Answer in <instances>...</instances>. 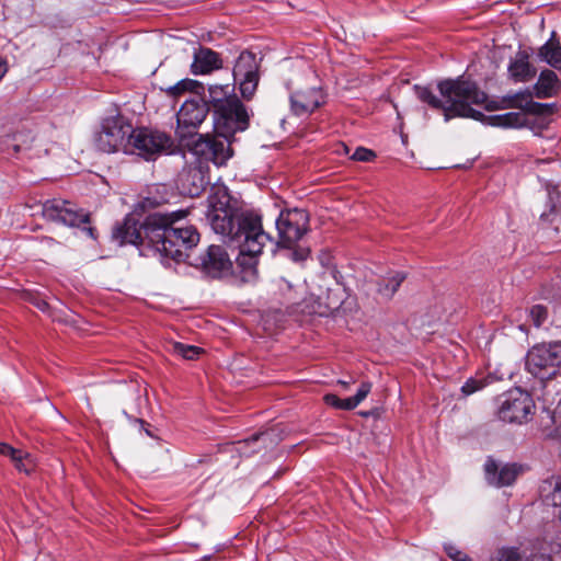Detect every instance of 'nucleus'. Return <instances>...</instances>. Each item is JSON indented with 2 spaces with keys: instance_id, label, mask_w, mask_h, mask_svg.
<instances>
[{
  "instance_id": "nucleus-1",
  "label": "nucleus",
  "mask_w": 561,
  "mask_h": 561,
  "mask_svg": "<svg viewBox=\"0 0 561 561\" xmlns=\"http://www.w3.org/2000/svg\"><path fill=\"white\" fill-rule=\"evenodd\" d=\"M207 219L216 233L239 249L238 266L248 275H255L257 256L271 241L263 230L261 215L254 210L237 211L227 186L216 183L208 196Z\"/></svg>"
},
{
  "instance_id": "nucleus-2",
  "label": "nucleus",
  "mask_w": 561,
  "mask_h": 561,
  "mask_svg": "<svg viewBox=\"0 0 561 561\" xmlns=\"http://www.w3.org/2000/svg\"><path fill=\"white\" fill-rule=\"evenodd\" d=\"M443 99L436 96L427 87L415 85L416 96L423 103L435 110L444 112L445 122L454 117H467L476 121L486 119L488 124L494 127L517 128L524 125L525 117L518 112H507L485 117L472 105H483L488 96L478 85L463 78L456 80H444L437 84Z\"/></svg>"
},
{
  "instance_id": "nucleus-3",
  "label": "nucleus",
  "mask_w": 561,
  "mask_h": 561,
  "mask_svg": "<svg viewBox=\"0 0 561 561\" xmlns=\"http://www.w3.org/2000/svg\"><path fill=\"white\" fill-rule=\"evenodd\" d=\"M186 211L153 214L147 218L145 237L161 254L178 262L184 261L186 251L196 247L199 233L194 226H183L180 220Z\"/></svg>"
},
{
  "instance_id": "nucleus-4",
  "label": "nucleus",
  "mask_w": 561,
  "mask_h": 561,
  "mask_svg": "<svg viewBox=\"0 0 561 561\" xmlns=\"http://www.w3.org/2000/svg\"><path fill=\"white\" fill-rule=\"evenodd\" d=\"M214 112L215 128L226 134L243 131L249 126V115L230 84H213L202 99Z\"/></svg>"
},
{
  "instance_id": "nucleus-5",
  "label": "nucleus",
  "mask_w": 561,
  "mask_h": 561,
  "mask_svg": "<svg viewBox=\"0 0 561 561\" xmlns=\"http://www.w3.org/2000/svg\"><path fill=\"white\" fill-rule=\"evenodd\" d=\"M172 138L158 129L133 128L127 142L126 153L137 154L145 160H154L158 156L171 151Z\"/></svg>"
},
{
  "instance_id": "nucleus-6",
  "label": "nucleus",
  "mask_w": 561,
  "mask_h": 561,
  "mask_svg": "<svg viewBox=\"0 0 561 561\" xmlns=\"http://www.w3.org/2000/svg\"><path fill=\"white\" fill-rule=\"evenodd\" d=\"M217 136L209 134L195 135L191 142L185 146L192 153L203 160L211 161L215 165L221 167L232 157L233 151L230 146L229 137L233 134H226L217 130Z\"/></svg>"
},
{
  "instance_id": "nucleus-7",
  "label": "nucleus",
  "mask_w": 561,
  "mask_h": 561,
  "mask_svg": "<svg viewBox=\"0 0 561 561\" xmlns=\"http://www.w3.org/2000/svg\"><path fill=\"white\" fill-rule=\"evenodd\" d=\"M133 126L121 116L107 117L102 122L101 129L95 136V147L105 153L123 151L126 153L127 142Z\"/></svg>"
},
{
  "instance_id": "nucleus-8",
  "label": "nucleus",
  "mask_w": 561,
  "mask_h": 561,
  "mask_svg": "<svg viewBox=\"0 0 561 561\" xmlns=\"http://www.w3.org/2000/svg\"><path fill=\"white\" fill-rule=\"evenodd\" d=\"M534 409L530 394L520 388H514L502 396L497 414L504 422L522 424L530 419Z\"/></svg>"
},
{
  "instance_id": "nucleus-9",
  "label": "nucleus",
  "mask_w": 561,
  "mask_h": 561,
  "mask_svg": "<svg viewBox=\"0 0 561 561\" xmlns=\"http://www.w3.org/2000/svg\"><path fill=\"white\" fill-rule=\"evenodd\" d=\"M309 217L304 209H288L282 211L276 220L278 244L291 248L307 232Z\"/></svg>"
},
{
  "instance_id": "nucleus-10",
  "label": "nucleus",
  "mask_w": 561,
  "mask_h": 561,
  "mask_svg": "<svg viewBox=\"0 0 561 561\" xmlns=\"http://www.w3.org/2000/svg\"><path fill=\"white\" fill-rule=\"evenodd\" d=\"M208 112L206 103L198 98L188 99L182 104L176 113V135L181 142L191 135L195 138V130L205 121Z\"/></svg>"
},
{
  "instance_id": "nucleus-11",
  "label": "nucleus",
  "mask_w": 561,
  "mask_h": 561,
  "mask_svg": "<svg viewBox=\"0 0 561 561\" xmlns=\"http://www.w3.org/2000/svg\"><path fill=\"white\" fill-rule=\"evenodd\" d=\"M42 213L45 219L70 227H78L89 221L88 214L76 210L67 201H47L43 205Z\"/></svg>"
},
{
  "instance_id": "nucleus-12",
  "label": "nucleus",
  "mask_w": 561,
  "mask_h": 561,
  "mask_svg": "<svg viewBox=\"0 0 561 561\" xmlns=\"http://www.w3.org/2000/svg\"><path fill=\"white\" fill-rule=\"evenodd\" d=\"M324 103L325 93L321 87H306L290 94V110L296 116H308Z\"/></svg>"
},
{
  "instance_id": "nucleus-13",
  "label": "nucleus",
  "mask_w": 561,
  "mask_h": 561,
  "mask_svg": "<svg viewBox=\"0 0 561 561\" xmlns=\"http://www.w3.org/2000/svg\"><path fill=\"white\" fill-rule=\"evenodd\" d=\"M178 184L183 194L194 197L206 188L209 179L204 167H190L181 172Z\"/></svg>"
},
{
  "instance_id": "nucleus-14",
  "label": "nucleus",
  "mask_w": 561,
  "mask_h": 561,
  "mask_svg": "<svg viewBox=\"0 0 561 561\" xmlns=\"http://www.w3.org/2000/svg\"><path fill=\"white\" fill-rule=\"evenodd\" d=\"M484 473L489 484L500 488L511 485L517 478L518 469L510 463L499 468L497 463L490 458L484 465Z\"/></svg>"
},
{
  "instance_id": "nucleus-15",
  "label": "nucleus",
  "mask_w": 561,
  "mask_h": 561,
  "mask_svg": "<svg viewBox=\"0 0 561 561\" xmlns=\"http://www.w3.org/2000/svg\"><path fill=\"white\" fill-rule=\"evenodd\" d=\"M146 225L147 221L141 226L133 216H127L122 225L114 228L113 239L121 245L125 243L137 245L142 242Z\"/></svg>"
},
{
  "instance_id": "nucleus-16",
  "label": "nucleus",
  "mask_w": 561,
  "mask_h": 561,
  "mask_svg": "<svg viewBox=\"0 0 561 561\" xmlns=\"http://www.w3.org/2000/svg\"><path fill=\"white\" fill-rule=\"evenodd\" d=\"M202 264L205 271L213 277L227 273L231 267V261L220 245H210L206 255L202 259Z\"/></svg>"
},
{
  "instance_id": "nucleus-17",
  "label": "nucleus",
  "mask_w": 561,
  "mask_h": 561,
  "mask_svg": "<svg viewBox=\"0 0 561 561\" xmlns=\"http://www.w3.org/2000/svg\"><path fill=\"white\" fill-rule=\"evenodd\" d=\"M222 67L220 55L208 47H199L194 53L191 71L195 76L208 75Z\"/></svg>"
},
{
  "instance_id": "nucleus-18",
  "label": "nucleus",
  "mask_w": 561,
  "mask_h": 561,
  "mask_svg": "<svg viewBox=\"0 0 561 561\" xmlns=\"http://www.w3.org/2000/svg\"><path fill=\"white\" fill-rule=\"evenodd\" d=\"M526 369L541 379L548 377L551 366L546 356V344L534 346L526 356Z\"/></svg>"
},
{
  "instance_id": "nucleus-19",
  "label": "nucleus",
  "mask_w": 561,
  "mask_h": 561,
  "mask_svg": "<svg viewBox=\"0 0 561 561\" xmlns=\"http://www.w3.org/2000/svg\"><path fill=\"white\" fill-rule=\"evenodd\" d=\"M510 77L516 82H527L535 76V69L528 61V56L524 51H519L515 59L508 65Z\"/></svg>"
},
{
  "instance_id": "nucleus-20",
  "label": "nucleus",
  "mask_w": 561,
  "mask_h": 561,
  "mask_svg": "<svg viewBox=\"0 0 561 561\" xmlns=\"http://www.w3.org/2000/svg\"><path fill=\"white\" fill-rule=\"evenodd\" d=\"M535 95L539 99L552 98L559 90V78L552 70H543L539 75L535 87Z\"/></svg>"
},
{
  "instance_id": "nucleus-21",
  "label": "nucleus",
  "mask_w": 561,
  "mask_h": 561,
  "mask_svg": "<svg viewBox=\"0 0 561 561\" xmlns=\"http://www.w3.org/2000/svg\"><path fill=\"white\" fill-rule=\"evenodd\" d=\"M404 279L405 274L402 272L390 273L381 277L377 283L378 295L385 300L391 299Z\"/></svg>"
},
{
  "instance_id": "nucleus-22",
  "label": "nucleus",
  "mask_w": 561,
  "mask_h": 561,
  "mask_svg": "<svg viewBox=\"0 0 561 561\" xmlns=\"http://www.w3.org/2000/svg\"><path fill=\"white\" fill-rule=\"evenodd\" d=\"M234 82L238 83L241 95L250 100L259 85L260 82V70L252 72L232 73Z\"/></svg>"
},
{
  "instance_id": "nucleus-23",
  "label": "nucleus",
  "mask_w": 561,
  "mask_h": 561,
  "mask_svg": "<svg viewBox=\"0 0 561 561\" xmlns=\"http://www.w3.org/2000/svg\"><path fill=\"white\" fill-rule=\"evenodd\" d=\"M538 56L550 66L561 68V46L552 38L540 47Z\"/></svg>"
},
{
  "instance_id": "nucleus-24",
  "label": "nucleus",
  "mask_w": 561,
  "mask_h": 561,
  "mask_svg": "<svg viewBox=\"0 0 561 561\" xmlns=\"http://www.w3.org/2000/svg\"><path fill=\"white\" fill-rule=\"evenodd\" d=\"M541 492L545 493L546 501L553 506H561V476L546 480L541 486Z\"/></svg>"
},
{
  "instance_id": "nucleus-25",
  "label": "nucleus",
  "mask_w": 561,
  "mask_h": 561,
  "mask_svg": "<svg viewBox=\"0 0 561 561\" xmlns=\"http://www.w3.org/2000/svg\"><path fill=\"white\" fill-rule=\"evenodd\" d=\"M260 70V64L255 54L244 50L236 60L232 73H243Z\"/></svg>"
},
{
  "instance_id": "nucleus-26",
  "label": "nucleus",
  "mask_w": 561,
  "mask_h": 561,
  "mask_svg": "<svg viewBox=\"0 0 561 561\" xmlns=\"http://www.w3.org/2000/svg\"><path fill=\"white\" fill-rule=\"evenodd\" d=\"M371 390V383L368 381L362 382L355 396L341 399V410H353L360 402H363Z\"/></svg>"
},
{
  "instance_id": "nucleus-27",
  "label": "nucleus",
  "mask_w": 561,
  "mask_h": 561,
  "mask_svg": "<svg viewBox=\"0 0 561 561\" xmlns=\"http://www.w3.org/2000/svg\"><path fill=\"white\" fill-rule=\"evenodd\" d=\"M546 356L551 366V371H548V377L556 374V368L561 366V342L546 344Z\"/></svg>"
},
{
  "instance_id": "nucleus-28",
  "label": "nucleus",
  "mask_w": 561,
  "mask_h": 561,
  "mask_svg": "<svg viewBox=\"0 0 561 561\" xmlns=\"http://www.w3.org/2000/svg\"><path fill=\"white\" fill-rule=\"evenodd\" d=\"M172 348L176 355H180L181 357L190 360L196 359L203 352L201 347L179 342L174 343Z\"/></svg>"
},
{
  "instance_id": "nucleus-29",
  "label": "nucleus",
  "mask_w": 561,
  "mask_h": 561,
  "mask_svg": "<svg viewBox=\"0 0 561 561\" xmlns=\"http://www.w3.org/2000/svg\"><path fill=\"white\" fill-rule=\"evenodd\" d=\"M196 88H198V83L195 80L192 79H183L175 83L174 85H171L167 89L168 94L172 96L181 95L182 93L186 91H193Z\"/></svg>"
},
{
  "instance_id": "nucleus-30",
  "label": "nucleus",
  "mask_w": 561,
  "mask_h": 561,
  "mask_svg": "<svg viewBox=\"0 0 561 561\" xmlns=\"http://www.w3.org/2000/svg\"><path fill=\"white\" fill-rule=\"evenodd\" d=\"M507 106L534 108L535 106H540V104L531 102V94L529 92H522L513 96Z\"/></svg>"
},
{
  "instance_id": "nucleus-31",
  "label": "nucleus",
  "mask_w": 561,
  "mask_h": 561,
  "mask_svg": "<svg viewBox=\"0 0 561 561\" xmlns=\"http://www.w3.org/2000/svg\"><path fill=\"white\" fill-rule=\"evenodd\" d=\"M548 195H549V202H550V210L549 213H542L541 215V219L543 220H548V221H551L553 222L554 218L558 214V210H559V198H560V194L557 190H552V191H548Z\"/></svg>"
},
{
  "instance_id": "nucleus-32",
  "label": "nucleus",
  "mask_w": 561,
  "mask_h": 561,
  "mask_svg": "<svg viewBox=\"0 0 561 561\" xmlns=\"http://www.w3.org/2000/svg\"><path fill=\"white\" fill-rule=\"evenodd\" d=\"M15 465V468L19 471H23L25 473H30L34 469V461L30 454L24 453L23 450L19 451V457L12 459Z\"/></svg>"
},
{
  "instance_id": "nucleus-33",
  "label": "nucleus",
  "mask_w": 561,
  "mask_h": 561,
  "mask_svg": "<svg viewBox=\"0 0 561 561\" xmlns=\"http://www.w3.org/2000/svg\"><path fill=\"white\" fill-rule=\"evenodd\" d=\"M529 317L534 325L539 328L548 318V309L542 305H535L529 310Z\"/></svg>"
},
{
  "instance_id": "nucleus-34",
  "label": "nucleus",
  "mask_w": 561,
  "mask_h": 561,
  "mask_svg": "<svg viewBox=\"0 0 561 561\" xmlns=\"http://www.w3.org/2000/svg\"><path fill=\"white\" fill-rule=\"evenodd\" d=\"M486 383L484 379L470 378L461 387V392L463 393V396H470L483 389Z\"/></svg>"
},
{
  "instance_id": "nucleus-35",
  "label": "nucleus",
  "mask_w": 561,
  "mask_h": 561,
  "mask_svg": "<svg viewBox=\"0 0 561 561\" xmlns=\"http://www.w3.org/2000/svg\"><path fill=\"white\" fill-rule=\"evenodd\" d=\"M491 561H520V556L516 549H502L491 559Z\"/></svg>"
},
{
  "instance_id": "nucleus-36",
  "label": "nucleus",
  "mask_w": 561,
  "mask_h": 561,
  "mask_svg": "<svg viewBox=\"0 0 561 561\" xmlns=\"http://www.w3.org/2000/svg\"><path fill=\"white\" fill-rule=\"evenodd\" d=\"M444 549L447 556L454 561H470L468 554L453 543H446Z\"/></svg>"
},
{
  "instance_id": "nucleus-37",
  "label": "nucleus",
  "mask_w": 561,
  "mask_h": 561,
  "mask_svg": "<svg viewBox=\"0 0 561 561\" xmlns=\"http://www.w3.org/2000/svg\"><path fill=\"white\" fill-rule=\"evenodd\" d=\"M375 157H376V153L373 150L364 148V147H358L351 156V159L355 160V161L367 162V161H371Z\"/></svg>"
},
{
  "instance_id": "nucleus-38",
  "label": "nucleus",
  "mask_w": 561,
  "mask_h": 561,
  "mask_svg": "<svg viewBox=\"0 0 561 561\" xmlns=\"http://www.w3.org/2000/svg\"><path fill=\"white\" fill-rule=\"evenodd\" d=\"M19 451L20 449H15L5 443H0V455L10 457L11 460L19 457Z\"/></svg>"
},
{
  "instance_id": "nucleus-39",
  "label": "nucleus",
  "mask_w": 561,
  "mask_h": 561,
  "mask_svg": "<svg viewBox=\"0 0 561 561\" xmlns=\"http://www.w3.org/2000/svg\"><path fill=\"white\" fill-rule=\"evenodd\" d=\"M271 436H272L271 432L260 433V434L253 435L250 439L244 440V444H250L252 442H257V440H263V442L272 440Z\"/></svg>"
},
{
  "instance_id": "nucleus-40",
  "label": "nucleus",
  "mask_w": 561,
  "mask_h": 561,
  "mask_svg": "<svg viewBox=\"0 0 561 561\" xmlns=\"http://www.w3.org/2000/svg\"><path fill=\"white\" fill-rule=\"evenodd\" d=\"M324 402L328 405L334 407L336 409H340L341 398H339L336 394L329 393L324 396Z\"/></svg>"
},
{
  "instance_id": "nucleus-41",
  "label": "nucleus",
  "mask_w": 561,
  "mask_h": 561,
  "mask_svg": "<svg viewBox=\"0 0 561 561\" xmlns=\"http://www.w3.org/2000/svg\"><path fill=\"white\" fill-rule=\"evenodd\" d=\"M31 302L36 307L38 308L39 310L42 311H47L48 310V302L43 299V298H39V297H32L31 298Z\"/></svg>"
},
{
  "instance_id": "nucleus-42",
  "label": "nucleus",
  "mask_w": 561,
  "mask_h": 561,
  "mask_svg": "<svg viewBox=\"0 0 561 561\" xmlns=\"http://www.w3.org/2000/svg\"><path fill=\"white\" fill-rule=\"evenodd\" d=\"M41 242H42L44 245L49 247V248H50V247H54V245H56V244H57V242H56L53 238H50V237H43V238L41 239Z\"/></svg>"
},
{
  "instance_id": "nucleus-43",
  "label": "nucleus",
  "mask_w": 561,
  "mask_h": 561,
  "mask_svg": "<svg viewBox=\"0 0 561 561\" xmlns=\"http://www.w3.org/2000/svg\"><path fill=\"white\" fill-rule=\"evenodd\" d=\"M520 561H523L520 559ZM526 561H552L549 557H546L543 554H535L529 560Z\"/></svg>"
},
{
  "instance_id": "nucleus-44",
  "label": "nucleus",
  "mask_w": 561,
  "mask_h": 561,
  "mask_svg": "<svg viewBox=\"0 0 561 561\" xmlns=\"http://www.w3.org/2000/svg\"><path fill=\"white\" fill-rule=\"evenodd\" d=\"M8 68H7V61L2 58H0V80L3 78V76L5 75Z\"/></svg>"
},
{
  "instance_id": "nucleus-45",
  "label": "nucleus",
  "mask_w": 561,
  "mask_h": 561,
  "mask_svg": "<svg viewBox=\"0 0 561 561\" xmlns=\"http://www.w3.org/2000/svg\"><path fill=\"white\" fill-rule=\"evenodd\" d=\"M336 152L337 153H342L343 152V153L347 154L348 153V147L346 145H344V144H340L339 145V149H336Z\"/></svg>"
},
{
  "instance_id": "nucleus-46",
  "label": "nucleus",
  "mask_w": 561,
  "mask_h": 561,
  "mask_svg": "<svg viewBox=\"0 0 561 561\" xmlns=\"http://www.w3.org/2000/svg\"><path fill=\"white\" fill-rule=\"evenodd\" d=\"M337 382H339L341 386H343V387H345V388H346V387H348L351 383H353L354 381H353V379H350V380H339Z\"/></svg>"
},
{
  "instance_id": "nucleus-47",
  "label": "nucleus",
  "mask_w": 561,
  "mask_h": 561,
  "mask_svg": "<svg viewBox=\"0 0 561 561\" xmlns=\"http://www.w3.org/2000/svg\"><path fill=\"white\" fill-rule=\"evenodd\" d=\"M282 285H285V286L287 287L288 291H290V290H291V285H290V283H288L287 280H285V279H280V284H279V287H280V288H282Z\"/></svg>"
},
{
  "instance_id": "nucleus-48",
  "label": "nucleus",
  "mask_w": 561,
  "mask_h": 561,
  "mask_svg": "<svg viewBox=\"0 0 561 561\" xmlns=\"http://www.w3.org/2000/svg\"><path fill=\"white\" fill-rule=\"evenodd\" d=\"M85 230H87L88 234H89L91 238H93V239L95 238V237H94V229H93V228H87Z\"/></svg>"
},
{
  "instance_id": "nucleus-49",
  "label": "nucleus",
  "mask_w": 561,
  "mask_h": 561,
  "mask_svg": "<svg viewBox=\"0 0 561 561\" xmlns=\"http://www.w3.org/2000/svg\"><path fill=\"white\" fill-rule=\"evenodd\" d=\"M288 299H289L290 301H293V302H297V297H296L295 295L290 294V293H289V295H288Z\"/></svg>"
},
{
  "instance_id": "nucleus-50",
  "label": "nucleus",
  "mask_w": 561,
  "mask_h": 561,
  "mask_svg": "<svg viewBox=\"0 0 561 561\" xmlns=\"http://www.w3.org/2000/svg\"><path fill=\"white\" fill-rule=\"evenodd\" d=\"M556 412L561 414V400L559 401L557 408H556Z\"/></svg>"
},
{
  "instance_id": "nucleus-51",
  "label": "nucleus",
  "mask_w": 561,
  "mask_h": 561,
  "mask_svg": "<svg viewBox=\"0 0 561 561\" xmlns=\"http://www.w3.org/2000/svg\"><path fill=\"white\" fill-rule=\"evenodd\" d=\"M546 162H547V160H540V161H538V163H546Z\"/></svg>"
},
{
  "instance_id": "nucleus-52",
  "label": "nucleus",
  "mask_w": 561,
  "mask_h": 561,
  "mask_svg": "<svg viewBox=\"0 0 561 561\" xmlns=\"http://www.w3.org/2000/svg\"><path fill=\"white\" fill-rule=\"evenodd\" d=\"M558 431L560 432V435H561V425L558 427Z\"/></svg>"
}]
</instances>
